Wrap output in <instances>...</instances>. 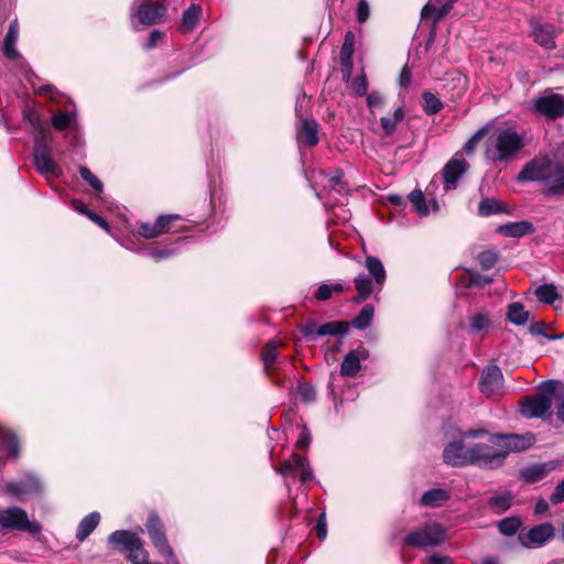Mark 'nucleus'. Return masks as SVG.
Returning <instances> with one entry per match:
<instances>
[{
    "mask_svg": "<svg viewBox=\"0 0 564 564\" xmlns=\"http://www.w3.org/2000/svg\"><path fill=\"white\" fill-rule=\"evenodd\" d=\"M530 29L531 37L538 45L547 51L556 47L555 37L557 32L553 24L532 18L530 20Z\"/></svg>",
    "mask_w": 564,
    "mask_h": 564,
    "instance_id": "6ab92c4d",
    "label": "nucleus"
},
{
    "mask_svg": "<svg viewBox=\"0 0 564 564\" xmlns=\"http://www.w3.org/2000/svg\"><path fill=\"white\" fill-rule=\"evenodd\" d=\"M37 96H43L59 106H65L72 102L67 96L50 84L37 85Z\"/></svg>",
    "mask_w": 564,
    "mask_h": 564,
    "instance_id": "72a5a7b5",
    "label": "nucleus"
},
{
    "mask_svg": "<svg viewBox=\"0 0 564 564\" xmlns=\"http://www.w3.org/2000/svg\"><path fill=\"white\" fill-rule=\"evenodd\" d=\"M79 174L82 178L98 193L102 192V182L86 166L79 167Z\"/></svg>",
    "mask_w": 564,
    "mask_h": 564,
    "instance_id": "09e8293b",
    "label": "nucleus"
},
{
    "mask_svg": "<svg viewBox=\"0 0 564 564\" xmlns=\"http://www.w3.org/2000/svg\"><path fill=\"white\" fill-rule=\"evenodd\" d=\"M129 560L133 564H149L148 563V553L143 549L142 541L140 540L138 544L131 547L129 551Z\"/></svg>",
    "mask_w": 564,
    "mask_h": 564,
    "instance_id": "8fccbe9b",
    "label": "nucleus"
},
{
    "mask_svg": "<svg viewBox=\"0 0 564 564\" xmlns=\"http://www.w3.org/2000/svg\"><path fill=\"white\" fill-rule=\"evenodd\" d=\"M0 453L14 458L21 455V441L17 433L0 423Z\"/></svg>",
    "mask_w": 564,
    "mask_h": 564,
    "instance_id": "393cba45",
    "label": "nucleus"
},
{
    "mask_svg": "<svg viewBox=\"0 0 564 564\" xmlns=\"http://www.w3.org/2000/svg\"><path fill=\"white\" fill-rule=\"evenodd\" d=\"M282 344L276 340H270L261 351V360L265 375L274 384H282L280 380V361L278 349Z\"/></svg>",
    "mask_w": 564,
    "mask_h": 564,
    "instance_id": "a211bd4d",
    "label": "nucleus"
},
{
    "mask_svg": "<svg viewBox=\"0 0 564 564\" xmlns=\"http://www.w3.org/2000/svg\"><path fill=\"white\" fill-rule=\"evenodd\" d=\"M0 527L9 530L29 531L32 523L23 509L11 507L0 510Z\"/></svg>",
    "mask_w": 564,
    "mask_h": 564,
    "instance_id": "4be33fe9",
    "label": "nucleus"
},
{
    "mask_svg": "<svg viewBox=\"0 0 564 564\" xmlns=\"http://www.w3.org/2000/svg\"><path fill=\"white\" fill-rule=\"evenodd\" d=\"M368 358L369 352L362 346H358L356 349L348 351L340 365V376L344 378H355L361 369V362Z\"/></svg>",
    "mask_w": 564,
    "mask_h": 564,
    "instance_id": "5701e85b",
    "label": "nucleus"
},
{
    "mask_svg": "<svg viewBox=\"0 0 564 564\" xmlns=\"http://www.w3.org/2000/svg\"><path fill=\"white\" fill-rule=\"evenodd\" d=\"M373 312L371 305H365L357 317L352 319V326L360 330L367 328L373 318Z\"/></svg>",
    "mask_w": 564,
    "mask_h": 564,
    "instance_id": "49530a36",
    "label": "nucleus"
},
{
    "mask_svg": "<svg viewBox=\"0 0 564 564\" xmlns=\"http://www.w3.org/2000/svg\"><path fill=\"white\" fill-rule=\"evenodd\" d=\"M370 15V7L366 0H359L357 4V20L359 23H364Z\"/></svg>",
    "mask_w": 564,
    "mask_h": 564,
    "instance_id": "052dcab7",
    "label": "nucleus"
},
{
    "mask_svg": "<svg viewBox=\"0 0 564 564\" xmlns=\"http://www.w3.org/2000/svg\"><path fill=\"white\" fill-rule=\"evenodd\" d=\"M180 219L178 215L159 216L153 224L142 223L139 235L144 239H154L167 232H180L181 228L176 225Z\"/></svg>",
    "mask_w": 564,
    "mask_h": 564,
    "instance_id": "ddd939ff",
    "label": "nucleus"
},
{
    "mask_svg": "<svg viewBox=\"0 0 564 564\" xmlns=\"http://www.w3.org/2000/svg\"><path fill=\"white\" fill-rule=\"evenodd\" d=\"M22 126L28 133L35 135V101L29 99L22 107Z\"/></svg>",
    "mask_w": 564,
    "mask_h": 564,
    "instance_id": "4c0bfd02",
    "label": "nucleus"
},
{
    "mask_svg": "<svg viewBox=\"0 0 564 564\" xmlns=\"http://www.w3.org/2000/svg\"><path fill=\"white\" fill-rule=\"evenodd\" d=\"M505 388V379L500 368L490 365L484 368L479 380V390L489 399H498L502 397Z\"/></svg>",
    "mask_w": 564,
    "mask_h": 564,
    "instance_id": "9b49d317",
    "label": "nucleus"
},
{
    "mask_svg": "<svg viewBox=\"0 0 564 564\" xmlns=\"http://www.w3.org/2000/svg\"><path fill=\"white\" fill-rule=\"evenodd\" d=\"M457 0H447L444 4L441 7L436 6V0H431L423 9H422V19H432L433 23H437L441 21L444 17H446L453 4Z\"/></svg>",
    "mask_w": 564,
    "mask_h": 564,
    "instance_id": "c756f323",
    "label": "nucleus"
},
{
    "mask_svg": "<svg viewBox=\"0 0 564 564\" xmlns=\"http://www.w3.org/2000/svg\"><path fill=\"white\" fill-rule=\"evenodd\" d=\"M323 186L327 191V200L325 202V205L328 204H344V199L346 198V195L348 194L349 189L344 182V173L341 170H335L333 172H329L327 174L323 175Z\"/></svg>",
    "mask_w": 564,
    "mask_h": 564,
    "instance_id": "2eb2a0df",
    "label": "nucleus"
},
{
    "mask_svg": "<svg viewBox=\"0 0 564 564\" xmlns=\"http://www.w3.org/2000/svg\"><path fill=\"white\" fill-rule=\"evenodd\" d=\"M513 496L510 492L496 495L489 498L488 506L497 513L507 511L512 505Z\"/></svg>",
    "mask_w": 564,
    "mask_h": 564,
    "instance_id": "ea45409f",
    "label": "nucleus"
},
{
    "mask_svg": "<svg viewBox=\"0 0 564 564\" xmlns=\"http://www.w3.org/2000/svg\"><path fill=\"white\" fill-rule=\"evenodd\" d=\"M501 212V206L498 200L492 198H485L478 205V213L481 216H490Z\"/></svg>",
    "mask_w": 564,
    "mask_h": 564,
    "instance_id": "de8ad7c7",
    "label": "nucleus"
},
{
    "mask_svg": "<svg viewBox=\"0 0 564 564\" xmlns=\"http://www.w3.org/2000/svg\"><path fill=\"white\" fill-rule=\"evenodd\" d=\"M508 319L514 325H524L529 321V312L520 303H512L508 308Z\"/></svg>",
    "mask_w": 564,
    "mask_h": 564,
    "instance_id": "79ce46f5",
    "label": "nucleus"
},
{
    "mask_svg": "<svg viewBox=\"0 0 564 564\" xmlns=\"http://www.w3.org/2000/svg\"><path fill=\"white\" fill-rule=\"evenodd\" d=\"M550 501L553 505H557L564 501V479L560 481L554 488V491L550 496Z\"/></svg>",
    "mask_w": 564,
    "mask_h": 564,
    "instance_id": "0e129e2a",
    "label": "nucleus"
},
{
    "mask_svg": "<svg viewBox=\"0 0 564 564\" xmlns=\"http://www.w3.org/2000/svg\"><path fill=\"white\" fill-rule=\"evenodd\" d=\"M404 110L401 107L397 108L392 115L383 116L380 119L383 134L391 137L395 132L398 124L404 119Z\"/></svg>",
    "mask_w": 564,
    "mask_h": 564,
    "instance_id": "f704fd0d",
    "label": "nucleus"
},
{
    "mask_svg": "<svg viewBox=\"0 0 564 564\" xmlns=\"http://www.w3.org/2000/svg\"><path fill=\"white\" fill-rule=\"evenodd\" d=\"M447 462L453 467H464L468 464H479V465H484V466L489 465L490 468L500 466V460H447Z\"/></svg>",
    "mask_w": 564,
    "mask_h": 564,
    "instance_id": "4d7b16f0",
    "label": "nucleus"
},
{
    "mask_svg": "<svg viewBox=\"0 0 564 564\" xmlns=\"http://www.w3.org/2000/svg\"><path fill=\"white\" fill-rule=\"evenodd\" d=\"M51 126L56 131H64L68 129H77L78 113L76 109L67 111H56L51 116Z\"/></svg>",
    "mask_w": 564,
    "mask_h": 564,
    "instance_id": "bb28decb",
    "label": "nucleus"
},
{
    "mask_svg": "<svg viewBox=\"0 0 564 564\" xmlns=\"http://www.w3.org/2000/svg\"><path fill=\"white\" fill-rule=\"evenodd\" d=\"M535 296L541 303L552 304L558 297V293L553 284H543L535 290Z\"/></svg>",
    "mask_w": 564,
    "mask_h": 564,
    "instance_id": "c03bdc74",
    "label": "nucleus"
},
{
    "mask_svg": "<svg viewBox=\"0 0 564 564\" xmlns=\"http://www.w3.org/2000/svg\"><path fill=\"white\" fill-rule=\"evenodd\" d=\"M53 139L51 130L37 117V173L47 180L57 178L62 174V167L47 151Z\"/></svg>",
    "mask_w": 564,
    "mask_h": 564,
    "instance_id": "20e7f679",
    "label": "nucleus"
},
{
    "mask_svg": "<svg viewBox=\"0 0 564 564\" xmlns=\"http://www.w3.org/2000/svg\"><path fill=\"white\" fill-rule=\"evenodd\" d=\"M297 394L304 403H312L316 399L314 387L306 382H300L297 386Z\"/></svg>",
    "mask_w": 564,
    "mask_h": 564,
    "instance_id": "3c124183",
    "label": "nucleus"
},
{
    "mask_svg": "<svg viewBox=\"0 0 564 564\" xmlns=\"http://www.w3.org/2000/svg\"><path fill=\"white\" fill-rule=\"evenodd\" d=\"M409 199L420 216H427L430 207L425 200L424 194L420 189H414L409 194Z\"/></svg>",
    "mask_w": 564,
    "mask_h": 564,
    "instance_id": "37998d69",
    "label": "nucleus"
},
{
    "mask_svg": "<svg viewBox=\"0 0 564 564\" xmlns=\"http://www.w3.org/2000/svg\"><path fill=\"white\" fill-rule=\"evenodd\" d=\"M297 140L304 142L308 147L318 143V123L313 119H303L297 126Z\"/></svg>",
    "mask_w": 564,
    "mask_h": 564,
    "instance_id": "cd10ccee",
    "label": "nucleus"
},
{
    "mask_svg": "<svg viewBox=\"0 0 564 564\" xmlns=\"http://www.w3.org/2000/svg\"><path fill=\"white\" fill-rule=\"evenodd\" d=\"M554 466L547 463L531 464L519 471V479L527 485H531L543 479Z\"/></svg>",
    "mask_w": 564,
    "mask_h": 564,
    "instance_id": "a878e982",
    "label": "nucleus"
},
{
    "mask_svg": "<svg viewBox=\"0 0 564 564\" xmlns=\"http://www.w3.org/2000/svg\"><path fill=\"white\" fill-rule=\"evenodd\" d=\"M485 133V128H481L479 129L477 132L474 133V135H471L469 138V140L464 144V151L469 154L474 151V149L476 148L477 143L479 142V140L481 139V137L484 135Z\"/></svg>",
    "mask_w": 564,
    "mask_h": 564,
    "instance_id": "680f3d73",
    "label": "nucleus"
},
{
    "mask_svg": "<svg viewBox=\"0 0 564 564\" xmlns=\"http://www.w3.org/2000/svg\"><path fill=\"white\" fill-rule=\"evenodd\" d=\"M274 469L288 484L297 480L305 484L313 479V471L306 460H280Z\"/></svg>",
    "mask_w": 564,
    "mask_h": 564,
    "instance_id": "dca6fc26",
    "label": "nucleus"
},
{
    "mask_svg": "<svg viewBox=\"0 0 564 564\" xmlns=\"http://www.w3.org/2000/svg\"><path fill=\"white\" fill-rule=\"evenodd\" d=\"M560 384L556 380L543 381L540 384L541 392L528 399L521 408L522 415L527 417H543L550 415L554 391Z\"/></svg>",
    "mask_w": 564,
    "mask_h": 564,
    "instance_id": "0eeeda50",
    "label": "nucleus"
},
{
    "mask_svg": "<svg viewBox=\"0 0 564 564\" xmlns=\"http://www.w3.org/2000/svg\"><path fill=\"white\" fill-rule=\"evenodd\" d=\"M141 539L134 532L127 530H117L112 532L108 541L110 544L115 545L121 551H129L131 547L135 546Z\"/></svg>",
    "mask_w": 564,
    "mask_h": 564,
    "instance_id": "c85d7f7f",
    "label": "nucleus"
},
{
    "mask_svg": "<svg viewBox=\"0 0 564 564\" xmlns=\"http://www.w3.org/2000/svg\"><path fill=\"white\" fill-rule=\"evenodd\" d=\"M6 491L12 496L18 497V496H21L22 494H24L25 489H24L23 484L11 481L6 485Z\"/></svg>",
    "mask_w": 564,
    "mask_h": 564,
    "instance_id": "69168bd1",
    "label": "nucleus"
},
{
    "mask_svg": "<svg viewBox=\"0 0 564 564\" xmlns=\"http://www.w3.org/2000/svg\"><path fill=\"white\" fill-rule=\"evenodd\" d=\"M367 105L373 111L375 109L382 108L384 105V97L379 91H372L367 97Z\"/></svg>",
    "mask_w": 564,
    "mask_h": 564,
    "instance_id": "13d9d810",
    "label": "nucleus"
},
{
    "mask_svg": "<svg viewBox=\"0 0 564 564\" xmlns=\"http://www.w3.org/2000/svg\"><path fill=\"white\" fill-rule=\"evenodd\" d=\"M498 231L506 237L520 238L534 231L530 221H517L502 225Z\"/></svg>",
    "mask_w": 564,
    "mask_h": 564,
    "instance_id": "7c9ffc66",
    "label": "nucleus"
},
{
    "mask_svg": "<svg viewBox=\"0 0 564 564\" xmlns=\"http://www.w3.org/2000/svg\"><path fill=\"white\" fill-rule=\"evenodd\" d=\"M445 539L446 531L443 527L437 523H426L408 533L404 541L412 547H427L440 545Z\"/></svg>",
    "mask_w": 564,
    "mask_h": 564,
    "instance_id": "1a4fd4ad",
    "label": "nucleus"
},
{
    "mask_svg": "<svg viewBox=\"0 0 564 564\" xmlns=\"http://www.w3.org/2000/svg\"><path fill=\"white\" fill-rule=\"evenodd\" d=\"M490 443L499 447L502 452L492 455L491 457L484 454L485 446L476 444L468 449V458H503L512 452H521L531 447L534 443V436L531 433L524 435L507 434V435H492Z\"/></svg>",
    "mask_w": 564,
    "mask_h": 564,
    "instance_id": "f03ea898",
    "label": "nucleus"
},
{
    "mask_svg": "<svg viewBox=\"0 0 564 564\" xmlns=\"http://www.w3.org/2000/svg\"><path fill=\"white\" fill-rule=\"evenodd\" d=\"M163 33L159 30L151 31L148 42L144 44V47L150 50L156 46L158 41L162 37Z\"/></svg>",
    "mask_w": 564,
    "mask_h": 564,
    "instance_id": "338daca9",
    "label": "nucleus"
},
{
    "mask_svg": "<svg viewBox=\"0 0 564 564\" xmlns=\"http://www.w3.org/2000/svg\"><path fill=\"white\" fill-rule=\"evenodd\" d=\"M311 444V434L305 425L300 426V434L295 442V447L301 451H305Z\"/></svg>",
    "mask_w": 564,
    "mask_h": 564,
    "instance_id": "6e6d98bb",
    "label": "nucleus"
},
{
    "mask_svg": "<svg viewBox=\"0 0 564 564\" xmlns=\"http://www.w3.org/2000/svg\"><path fill=\"white\" fill-rule=\"evenodd\" d=\"M349 289V283L347 282H336V283H322L316 292L315 299L318 301H327L332 297L333 293H340Z\"/></svg>",
    "mask_w": 564,
    "mask_h": 564,
    "instance_id": "e433bc0d",
    "label": "nucleus"
},
{
    "mask_svg": "<svg viewBox=\"0 0 564 564\" xmlns=\"http://www.w3.org/2000/svg\"><path fill=\"white\" fill-rule=\"evenodd\" d=\"M533 112L550 120L564 116V95L555 94L552 89H545L538 97L530 101Z\"/></svg>",
    "mask_w": 564,
    "mask_h": 564,
    "instance_id": "6e6552de",
    "label": "nucleus"
},
{
    "mask_svg": "<svg viewBox=\"0 0 564 564\" xmlns=\"http://www.w3.org/2000/svg\"><path fill=\"white\" fill-rule=\"evenodd\" d=\"M100 521V514L97 511H93L82 519L78 524L76 539L78 541L86 540L90 533L97 528Z\"/></svg>",
    "mask_w": 564,
    "mask_h": 564,
    "instance_id": "2f4dec72",
    "label": "nucleus"
},
{
    "mask_svg": "<svg viewBox=\"0 0 564 564\" xmlns=\"http://www.w3.org/2000/svg\"><path fill=\"white\" fill-rule=\"evenodd\" d=\"M165 13L166 7L163 3L149 0L135 1L131 8V19H137L140 24L147 26L159 23Z\"/></svg>",
    "mask_w": 564,
    "mask_h": 564,
    "instance_id": "9d476101",
    "label": "nucleus"
},
{
    "mask_svg": "<svg viewBox=\"0 0 564 564\" xmlns=\"http://www.w3.org/2000/svg\"><path fill=\"white\" fill-rule=\"evenodd\" d=\"M423 98V110L426 115H435L443 109V102L432 93L424 91Z\"/></svg>",
    "mask_w": 564,
    "mask_h": 564,
    "instance_id": "a18cd8bd",
    "label": "nucleus"
},
{
    "mask_svg": "<svg viewBox=\"0 0 564 564\" xmlns=\"http://www.w3.org/2000/svg\"><path fill=\"white\" fill-rule=\"evenodd\" d=\"M184 239L185 238H177V240L173 243V247L165 246L161 248H147L145 250L148 256L155 261L166 260L180 251L181 243Z\"/></svg>",
    "mask_w": 564,
    "mask_h": 564,
    "instance_id": "c9c22d12",
    "label": "nucleus"
},
{
    "mask_svg": "<svg viewBox=\"0 0 564 564\" xmlns=\"http://www.w3.org/2000/svg\"><path fill=\"white\" fill-rule=\"evenodd\" d=\"M449 498V495L446 490L441 488H435L427 490L421 497V505L436 508L440 507L443 502H445Z\"/></svg>",
    "mask_w": 564,
    "mask_h": 564,
    "instance_id": "58836bf2",
    "label": "nucleus"
},
{
    "mask_svg": "<svg viewBox=\"0 0 564 564\" xmlns=\"http://www.w3.org/2000/svg\"><path fill=\"white\" fill-rule=\"evenodd\" d=\"M556 416L564 423V392L556 399Z\"/></svg>",
    "mask_w": 564,
    "mask_h": 564,
    "instance_id": "774afa93",
    "label": "nucleus"
},
{
    "mask_svg": "<svg viewBox=\"0 0 564 564\" xmlns=\"http://www.w3.org/2000/svg\"><path fill=\"white\" fill-rule=\"evenodd\" d=\"M145 527L154 546L162 554V556L167 560L173 558L174 552L167 542L164 531L162 530V524L158 514L151 513Z\"/></svg>",
    "mask_w": 564,
    "mask_h": 564,
    "instance_id": "aec40b11",
    "label": "nucleus"
},
{
    "mask_svg": "<svg viewBox=\"0 0 564 564\" xmlns=\"http://www.w3.org/2000/svg\"><path fill=\"white\" fill-rule=\"evenodd\" d=\"M518 180L541 182L547 195L562 194L564 193V164L549 156H536L523 167Z\"/></svg>",
    "mask_w": 564,
    "mask_h": 564,
    "instance_id": "f257e3e1",
    "label": "nucleus"
},
{
    "mask_svg": "<svg viewBox=\"0 0 564 564\" xmlns=\"http://www.w3.org/2000/svg\"><path fill=\"white\" fill-rule=\"evenodd\" d=\"M467 163L462 155L456 154L443 169L444 191L448 192L457 186L459 177L466 172Z\"/></svg>",
    "mask_w": 564,
    "mask_h": 564,
    "instance_id": "b1692460",
    "label": "nucleus"
},
{
    "mask_svg": "<svg viewBox=\"0 0 564 564\" xmlns=\"http://www.w3.org/2000/svg\"><path fill=\"white\" fill-rule=\"evenodd\" d=\"M365 268L367 269L368 273L372 276L373 280H370L364 273H360L355 278V288L358 293L355 300L356 302L366 301L376 290V288L381 290L383 284L386 283L387 272L383 267V263L379 258L373 256L366 257Z\"/></svg>",
    "mask_w": 564,
    "mask_h": 564,
    "instance_id": "7ed1b4c3",
    "label": "nucleus"
},
{
    "mask_svg": "<svg viewBox=\"0 0 564 564\" xmlns=\"http://www.w3.org/2000/svg\"><path fill=\"white\" fill-rule=\"evenodd\" d=\"M498 260V253L494 250H485L478 254V262L484 270L491 269Z\"/></svg>",
    "mask_w": 564,
    "mask_h": 564,
    "instance_id": "603ef678",
    "label": "nucleus"
},
{
    "mask_svg": "<svg viewBox=\"0 0 564 564\" xmlns=\"http://www.w3.org/2000/svg\"><path fill=\"white\" fill-rule=\"evenodd\" d=\"M354 47L350 44L343 43V46L340 48V62L344 68H346L348 72H350L352 67V54H354Z\"/></svg>",
    "mask_w": 564,
    "mask_h": 564,
    "instance_id": "864d4df0",
    "label": "nucleus"
},
{
    "mask_svg": "<svg viewBox=\"0 0 564 564\" xmlns=\"http://www.w3.org/2000/svg\"><path fill=\"white\" fill-rule=\"evenodd\" d=\"M522 525L520 517H508L498 522V530L502 535L512 536Z\"/></svg>",
    "mask_w": 564,
    "mask_h": 564,
    "instance_id": "a19ab883",
    "label": "nucleus"
},
{
    "mask_svg": "<svg viewBox=\"0 0 564 564\" xmlns=\"http://www.w3.org/2000/svg\"><path fill=\"white\" fill-rule=\"evenodd\" d=\"M316 533L321 540H324L327 536V523L325 511H323L317 519Z\"/></svg>",
    "mask_w": 564,
    "mask_h": 564,
    "instance_id": "e2e57ef3",
    "label": "nucleus"
},
{
    "mask_svg": "<svg viewBox=\"0 0 564 564\" xmlns=\"http://www.w3.org/2000/svg\"><path fill=\"white\" fill-rule=\"evenodd\" d=\"M523 134L511 128L499 129L494 138L492 159L499 162L512 160L524 148Z\"/></svg>",
    "mask_w": 564,
    "mask_h": 564,
    "instance_id": "423d86ee",
    "label": "nucleus"
},
{
    "mask_svg": "<svg viewBox=\"0 0 564 564\" xmlns=\"http://www.w3.org/2000/svg\"><path fill=\"white\" fill-rule=\"evenodd\" d=\"M487 434L484 429H470L467 431H457L456 435H452V440L444 448L442 458H462L464 451V442L468 438H479Z\"/></svg>",
    "mask_w": 564,
    "mask_h": 564,
    "instance_id": "412c9836",
    "label": "nucleus"
},
{
    "mask_svg": "<svg viewBox=\"0 0 564 564\" xmlns=\"http://www.w3.org/2000/svg\"><path fill=\"white\" fill-rule=\"evenodd\" d=\"M469 282L475 286H486L492 282V279L488 275L480 274L476 271L469 272Z\"/></svg>",
    "mask_w": 564,
    "mask_h": 564,
    "instance_id": "bf43d9fd",
    "label": "nucleus"
},
{
    "mask_svg": "<svg viewBox=\"0 0 564 564\" xmlns=\"http://www.w3.org/2000/svg\"><path fill=\"white\" fill-rule=\"evenodd\" d=\"M203 14V9L199 4L193 3L191 7L184 11L182 15L181 31L183 33H188L193 31V29L197 25Z\"/></svg>",
    "mask_w": 564,
    "mask_h": 564,
    "instance_id": "473e14b6",
    "label": "nucleus"
},
{
    "mask_svg": "<svg viewBox=\"0 0 564 564\" xmlns=\"http://www.w3.org/2000/svg\"><path fill=\"white\" fill-rule=\"evenodd\" d=\"M301 334L310 341H316L321 336H344L348 332L346 322H328L318 325L315 322H308L301 326Z\"/></svg>",
    "mask_w": 564,
    "mask_h": 564,
    "instance_id": "4468645a",
    "label": "nucleus"
},
{
    "mask_svg": "<svg viewBox=\"0 0 564 564\" xmlns=\"http://www.w3.org/2000/svg\"><path fill=\"white\" fill-rule=\"evenodd\" d=\"M494 328V316L487 310H476L467 318L466 333L474 339H485Z\"/></svg>",
    "mask_w": 564,
    "mask_h": 564,
    "instance_id": "f8f14e48",
    "label": "nucleus"
},
{
    "mask_svg": "<svg viewBox=\"0 0 564 564\" xmlns=\"http://www.w3.org/2000/svg\"><path fill=\"white\" fill-rule=\"evenodd\" d=\"M351 88L357 96H365L368 90V79L366 75H359L351 82Z\"/></svg>",
    "mask_w": 564,
    "mask_h": 564,
    "instance_id": "5fc2aeb1",
    "label": "nucleus"
},
{
    "mask_svg": "<svg viewBox=\"0 0 564 564\" xmlns=\"http://www.w3.org/2000/svg\"><path fill=\"white\" fill-rule=\"evenodd\" d=\"M19 40V24L17 20L11 21L9 29L4 35L1 51L3 57L8 62V64L20 72L26 80L30 83L32 89L34 90V83L32 80V70L25 64L23 56L20 54L17 48V43Z\"/></svg>",
    "mask_w": 564,
    "mask_h": 564,
    "instance_id": "39448f33",
    "label": "nucleus"
},
{
    "mask_svg": "<svg viewBox=\"0 0 564 564\" xmlns=\"http://www.w3.org/2000/svg\"><path fill=\"white\" fill-rule=\"evenodd\" d=\"M554 527L544 522L532 527L527 533L518 535L519 543L527 549L541 547L554 538Z\"/></svg>",
    "mask_w": 564,
    "mask_h": 564,
    "instance_id": "f3484780",
    "label": "nucleus"
}]
</instances>
